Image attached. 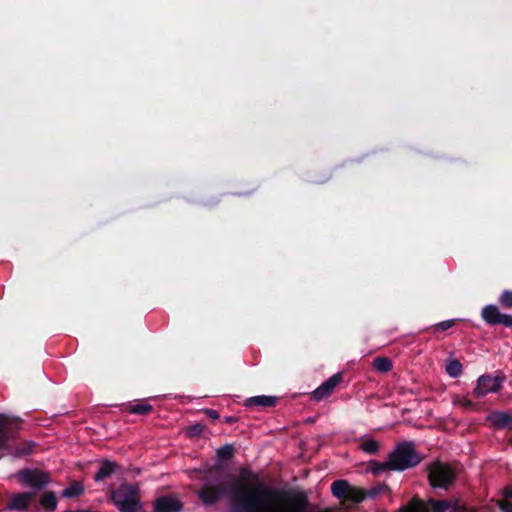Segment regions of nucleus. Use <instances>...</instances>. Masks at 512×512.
<instances>
[{
  "label": "nucleus",
  "instance_id": "3",
  "mask_svg": "<svg viewBox=\"0 0 512 512\" xmlns=\"http://www.w3.org/2000/svg\"><path fill=\"white\" fill-rule=\"evenodd\" d=\"M389 458L392 470H405L421 461V457L415 451L412 443L399 445Z\"/></svg>",
  "mask_w": 512,
  "mask_h": 512
},
{
  "label": "nucleus",
  "instance_id": "31",
  "mask_svg": "<svg viewBox=\"0 0 512 512\" xmlns=\"http://www.w3.org/2000/svg\"><path fill=\"white\" fill-rule=\"evenodd\" d=\"M209 414H210V416H211V417H213V418H217V417H218V415H217V412H216V411H209Z\"/></svg>",
  "mask_w": 512,
  "mask_h": 512
},
{
  "label": "nucleus",
  "instance_id": "20",
  "mask_svg": "<svg viewBox=\"0 0 512 512\" xmlns=\"http://www.w3.org/2000/svg\"><path fill=\"white\" fill-rule=\"evenodd\" d=\"M373 368L379 372H388L392 369V362L388 358L378 357L373 361Z\"/></svg>",
  "mask_w": 512,
  "mask_h": 512
},
{
  "label": "nucleus",
  "instance_id": "27",
  "mask_svg": "<svg viewBox=\"0 0 512 512\" xmlns=\"http://www.w3.org/2000/svg\"><path fill=\"white\" fill-rule=\"evenodd\" d=\"M233 454V447L231 445H225L217 450V455L222 459H228Z\"/></svg>",
  "mask_w": 512,
  "mask_h": 512
},
{
  "label": "nucleus",
  "instance_id": "15",
  "mask_svg": "<svg viewBox=\"0 0 512 512\" xmlns=\"http://www.w3.org/2000/svg\"><path fill=\"white\" fill-rule=\"evenodd\" d=\"M116 464L111 461H103L99 468V471L95 475L96 481H101L110 476L115 470Z\"/></svg>",
  "mask_w": 512,
  "mask_h": 512
},
{
  "label": "nucleus",
  "instance_id": "1",
  "mask_svg": "<svg viewBox=\"0 0 512 512\" xmlns=\"http://www.w3.org/2000/svg\"><path fill=\"white\" fill-rule=\"evenodd\" d=\"M232 502L244 512H305L302 496L274 491L260 483H239L231 491Z\"/></svg>",
  "mask_w": 512,
  "mask_h": 512
},
{
  "label": "nucleus",
  "instance_id": "19",
  "mask_svg": "<svg viewBox=\"0 0 512 512\" xmlns=\"http://www.w3.org/2000/svg\"><path fill=\"white\" fill-rule=\"evenodd\" d=\"M365 497L363 490L350 486L344 501H350L353 503L361 502Z\"/></svg>",
  "mask_w": 512,
  "mask_h": 512
},
{
  "label": "nucleus",
  "instance_id": "4",
  "mask_svg": "<svg viewBox=\"0 0 512 512\" xmlns=\"http://www.w3.org/2000/svg\"><path fill=\"white\" fill-rule=\"evenodd\" d=\"M456 468L444 463H434L429 468V481L433 487L447 489L456 476Z\"/></svg>",
  "mask_w": 512,
  "mask_h": 512
},
{
  "label": "nucleus",
  "instance_id": "10",
  "mask_svg": "<svg viewBox=\"0 0 512 512\" xmlns=\"http://www.w3.org/2000/svg\"><path fill=\"white\" fill-rule=\"evenodd\" d=\"M225 493V490L220 485L205 484L199 491V497L205 504H214Z\"/></svg>",
  "mask_w": 512,
  "mask_h": 512
},
{
  "label": "nucleus",
  "instance_id": "13",
  "mask_svg": "<svg viewBox=\"0 0 512 512\" xmlns=\"http://www.w3.org/2000/svg\"><path fill=\"white\" fill-rule=\"evenodd\" d=\"M277 402V398L272 396H255L251 397L246 401L247 406L257 405L263 407L274 406Z\"/></svg>",
  "mask_w": 512,
  "mask_h": 512
},
{
  "label": "nucleus",
  "instance_id": "18",
  "mask_svg": "<svg viewBox=\"0 0 512 512\" xmlns=\"http://www.w3.org/2000/svg\"><path fill=\"white\" fill-rule=\"evenodd\" d=\"M40 504L46 510H54L57 506L55 494L52 492H45L40 498Z\"/></svg>",
  "mask_w": 512,
  "mask_h": 512
},
{
  "label": "nucleus",
  "instance_id": "11",
  "mask_svg": "<svg viewBox=\"0 0 512 512\" xmlns=\"http://www.w3.org/2000/svg\"><path fill=\"white\" fill-rule=\"evenodd\" d=\"M342 381V375L337 373L325 381L314 392L313 396L317 400H321L331 394L334 388Z\"/></svg>",
  "mask_w": 512,
  "mask_h": 512
},
{
  "label": "nucleus",
  "instance_id": "6",
  "mask_svg": "<svg viewBox=\"0 0 512 512\" xmlns=\"http://www.w3.org/2000/svg\"><path fill=\"white\" fill-rule=\"evenodd\" d=\"M19 422L14 417L0 414V449L11 448L12 434L17 430Z\"/></svg>",
  "mask_w": 512,
  "mask_h": 512
},
{
  "label": "nucleus",
  "instance_id": "21",
  "mask_svg": "<svg viewBox=\"0 0 512 512\" xmlns=\"http://www.w3.org/2000/svg\"><path fill=\"white\" fill-rule=\"evenodd\" d=\"M446 372L451 377H458L462 372V365L457 360H450L448 364L446 365Z\"/></svg>",
  "mask_w": 512,
  "mask_h": 512
},
{
  "label": "nucleus",
  "instance_id": "17",
  "mask_svg": "<svg viewBox=\"0 0 512 512\" xmlns=\"http://www.w3.org/2000/svg\"><path fill=\"white\" fill-rule=\"evenodd\" d=\"M489 420L494 425L504 427L508 426L511 423L512 417L504 412H494L489 416Z\"/></svg>",
  "mask_w": 512,
  "mask_h": 512
},
{
  "label": "nucleus",
  "instance_id": "2",
  "mask_svg": "<svg viewBox=\"0 0 512 512\" xmlns=\"http://www.w3.org/2000/svg\"><path fill=\"white\" fill-rule=\"evenodd\" d=\"M119 512H145L139 485L123 483L111 494Z\"/></svg>",
  "mask_w": 512,
  "mask_h": 512
},
{
  "label": "nucleus",
  "instance_id": "24",
  "mask_svg": "<svg viewBox=\"0 0 512 512\" xmlns=\"http://www.w3.org/2000/svg\"><path fill=\"white\" fill-rule=\"evenodd\" d=\"M84 491V487L80 483H75L71 487L64 490L63 495L66 497H73L81 494Z\"/></svg>",
  "mask_w": 512,
  "mask_h": 512
},
{
  "label": "nucleus",
  "instance_id": "22",
  "mask_svg": "<svg viewBox=\"0 0 512 512\" xmlns=\"http://www.w3.org/2000/svg\"><path fill=\"white\" fill-rule=\"evenodd\" d=\"M369 470L374 474H379L386 470H392L390 468V459L384 463L371 462L369 464Z\"/></svg>",
  "mask_w": 512,
  "mask_h": 512
},
{
  "label": "nucleus",
  "instance_id": "14",
  "mask_svg": "<svg viewBox=\"0 0 512 512\" xmlns=\"http://www.w3.org/2000/svg\"><path fill=\"white\" fill-rule=\"evenodd\" d=\"M380 447L379 442L370 437H363L360 440L359 448L368 454H374L378 451Z\"/></svg>",
  "mask_w": 512,
  "mask_h": 512
},
{
  "label": "nucleus",
  "instance_id": "30",
  "mask_svg": "<svg viewBox=\"0 0 512 512\" xmlns=\"http://www.w3.org/2000/svg\"><path fill=\"white\" fill-rule=\"evenodd\" d=\"M454 323H455L454 320L443 321V322L437 324L436 328L438 330H447V329L451 328L454 325Z\"/></svg>",
  "mask_w": 512,
  "mask_h": 512
},
{
  "label": "nucleus",
  "instance_id": "23",
  "mask_svg": "<svg viewBox=\"0 0 512 512\" xmlns=\"http://www.w3.org/2000/svg\"><path fill=\"white\" fill-rule=\"evenodd\" d=\"M452 401L455 405H459L465 409H470L473 406L472 402L465 395H455Z\"/></svg>",
  "mask_w": 512,
  "mask_h": 512
},
{
  "label": "nucleus",
  "instance_id": "26",
  "mask_svg": "<svg viewBox=\"0 0 512 512\" xmlns=\"http://www.w3.org/2000/svg\"><path fill=\"white\" fill-rule=\"evenodd\" d=\"M504 501H500L499 505L503 512H512V492L509 491Z\"/></svg>",
  "mask_w": 512,
  "mask_h": 512
},
{
  "label": "nucleus",
  "instance_id": "12",
  "mask_svg": "<svg viewBox=\"0 0 512 512\" xmlns=\"http://www.w3.org/2000/svg\"><path fill=\"white\" fill-rule=\"evenodd\" d=\"M501 313L494 305L485 306L482 310V318L489 324H498Z\"/></svg>",
  "mask_w": 512,
  "mask_h": 512
},
{
  "label": "nucleus",
  "instance_id": "29",
  "mask_svg": "<svg viewBox=\"0 0 512 512\" xmlns=\"http://www.w3.org/2000/svg\"><path fill=\"white\" fill-rule=\"evenodd\" d=\"M498 324H503L508 327H512V316L502 314L501 318H499Z\"/></svg>",
  "mask_w": 512,
  "mask_h": 512
},
{
  "label": "nucleus",
  "instance_id": "28",
  "mask_svg": "<svg viewBox=\"0 0 512 512\" xmlns=\"http://www.w3.org/2000/svg\"><path fill=\"white\" fill-rule=\"evenodd\" d=\"M500 302L503 306L511 308L512 307V291H505L500 296Z\"/></svg>",
  "mask_w": 512,
  "mask_h": 512
},
{
  "label": "nucleus",
  "instance_id": "16",
  "mask_svg": "<svg viewBox=\"0 0 512 512\" xmlns=\"http://www.w3.org/2000/svg\"><path fill=\"white\" fill-rule=\"evenodd\" d=\"M350 485L344 480L335 481L331 486L333 495L339 499L344 500Z\"/></svg>",
  "mask_w": 512,
  "mask_h": 512
},
{
  "label": "nucleus",
  "instance_id": "5",
  "mask_svg": "<svg viewBox=\"0 0 512 512\" xmlns=\"http://www.w3.org/2000/svg\"><path fill=\"white\" fill-rule=\"evenodd\" d=\"M36 497L37 493L35 491L13 493L9 495L6 509L26 512L35 503Z\"/></svg>",
  "mask_w": 512,
  "mask_h": 512
},
{
  "label": "nucleus",
  "instance_id": "8",
  "mask_svg": "<svg viewBox=\"0 0 512 512\" xmlns=\"http://www.w3.org/2000/svg\"><path fill=\"white\" fill-rule=\"evenodd\" d=\"M502 378L498 376L483 375L478 378L474 395L483 397L488 393L497 392L501 388Z\"/></svg>",
  "mask_w": 512,
  "mask_h": 512
},
{
  "label": "nucleus",
  "instance_id": "9",
  "mask_svg": "<svg viewBox=\"0 0 512 512\" xmlns=\"http://www.w3.org/2000/svg\"><path fill=\"white\" fill-rule=\"evenodd\" d=\"M182 503L176 496H162L155 500L154 512H180Z\"/></svg>",
  "mask_w": 512,
  "mask_h": 512
},
{
  "label": "nucleus",
  "instance_id": "25",
  "mask_svg": "<svg viewBox=\"0 0 512 512\" xmlns=\"http://www.w3.org/2000/svg\"><path fill=\"white\" fill-rule=\"evenodd\" d=\"M151 410V406L144 403H136L129 407V411L134 414H145Z\"/></svg>",
  "mask_w": 512,
  "mask_h": 512
},
{
  "label": "nucleus",
  "instance_id": "7",
  "mask_svg": "<svg viewBox=\"0 0 512 512\" xmlns=\"http://www.w3.org/2000/svg\"><path fill=\"white\" fill-rule=\"evenodd\" d=\"M16 478L21 484L34 489H41L49 482V476L40 470H21Z\"/></svg>",
  "mask_w": 512,
  "mask_h": 512
}]
</instances>
